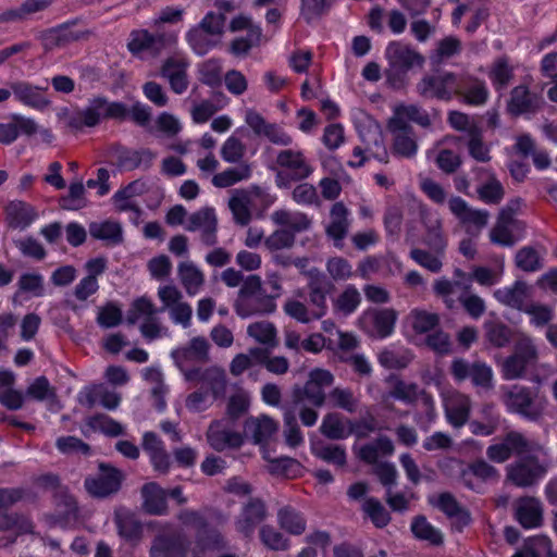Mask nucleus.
I'll return each instance as SVG.
<instances>
[{
  "label": "nucleus",
  "mask_w": 557,
  "mask_h": 557,
  "mask_svg": "<svg viewBox=\"0 0 557 557\" xmlns=\"http://www.w3.org/2000/svg\"><path fill=\"white\" fill-rule=\"evenodd\" d=\"M21 488H0V530H15L17 533L33 532L32 521L23 515L9 513L8 509L22 499Z\"/></svg>",
  "instance_id": "nucleus-12"
},
{
  "label": "nucleus",
  "mask_w": 557,
  "mask_h": 557,
  "mask_svg": "<svg viewBox=\"0 0 557 557\" xmlns=\"http://www.w3.org/2000/svg\"><path fill=\"white\" fill-rule=\"evenodd\" d=\"M187 66L188 62L183 55H174L169 58L162 66V76L169 81L171 88L176 94H182L187 89Z\"/></svg>",
  "instance_id": "nucleus-29"
},
{
  "label": "nucleus",
  "mask_w": 557,
  "mask_h": 557,
  "mask_svg": "<svg viewBox=\"0 0 557 557\" xmlns=\"http://www.w3.org/2000/svg\"><path fill=\"white\" fill-rule=\"evenodd\" d=\"M87 425L94 431H100L108 436H119L124 434L123 425L111 417L98 413L87 419Z\"/></svg>",
  "instance_id": "nucleus-59"
},
{
  "label": "nucleus",
  "mask_w": 557,
  "mask_h": 557,
  "mask_svg": "<svg viewBox=\"0 0 557 557\" xmlns=\"http://www.w3.org/2000/svg\"><path fill=\"white\" fill-rule=\"evenodd\" d=\"M271 220L275 225L281 226L283 230L293 232L294 235L308 230L311 224L306 214L287 209L275 210L271 214Z\"/></svg>",
  "instance_id": "nucleus-38"
},
{
  "label": "nucleus",
  "mask_w": 557,
  "mask_h": 557,
  "mask_svg": "<svg viewBox=\"0 0 557 557\" xmlns=\"http://www.w3.org/2000/svg\"><path fill=\"white\" fill-rule=\"evenodd\" d=\"M263 458L270 462V471L275 474L295 475L300 467L299 462L290 457L272 458L267 449H263Z\"/></svg>",
  "instance_id": "nucleus-63"
},
{
  "label": "nucleus",
  "mask_w": 557,
  "mask_h": 557,
  "mask_svg": "<svg viewBox=\"0 0 557 557\" xmlns=\"http://www.w3.org/2000/svg\"><path fill=\"white\" fill-rule=\"evenodd\" d=\"M349 227L348 209L343 202H336L331 208L330 222L326 225V234L337 248L343 247V240Z\"/></svg>",
  "instance_id": "nucleus-30"
},
{
  "label": "nucleus",
  "mask_w": 557,
  "mask_h": 557,
  "mask_svg": "<svg viewBox=\"0 0 557 557\" xmlns=\"http://www.w3.org/2000/svg\"><path fill=\"white\" fill-rule=\"evenodd\" d=\"M90 235L109 244H117L122 240V227L114 221L94 222L89 225Z\"/></svg>",
  "instance_id": "nucleus-54"
},
{
  "label": "nucleus",
  "mask_w": 557,
  "mask_h": 557,
  "mask_svg": "<svg viewBox=\"0 0 557 557\" xmlns=\"http://www.w3.org/2000/svg\"><path fill=\"white\" fill-rule=\"evenodd\" d=\"M361 302V295L355 285H347L343 292L334 299V312L341 317L352 314Z\"/></svg>",
  "instance_id": "nucleus-44"
},
{
  "label": "nucleus",
  "mask_w": 557,
  "mask_h": 557,
  "mask_svg": "<svg viewBox=\"0 0 557 557\" xmlns=\"http://www.w3.org/2000/svg\"><path fill=\"white\" fill-rule=\"evenodd\" d=\"M322 385H296L293 392V404L300 407V420L304 425L312 426L318 420V412L309 406L321 407L325 400Z\"/></svg>",
  "instance_id": "nucleus-15"
},
{
  "label": "nucleus",
  "mask_w": 557,
  "mask_h": 557,
  "mask_svg": "<svg viewBox=\"0 0 557 557\" xmlns=\"http://www.w3.org/2000/svg\"><path fill=\"white\" fill-rule=\"evenodd\" d=\"M393 453V442L386 436H380L375 441L362 445L358 450L359 459L373 466V473L386 491L396 485L398 472L393 463L379 461V457L391 456Z\"/></svg>",
  "instance_id": "nucleus-2"
},
{
  "label": "nucleus",
  "mask_w": 557,
  "mask_h": 557,
  "mask_svg": "<svg viewBox=\"0 0 557 557\" xmlns=\"http://www.w3.org/2000/svg\"><path fill=\"white\" fill-rule=\"evenodd\" d=\"M321 433L331 440H344L348 437L351 433L356 432L358 435H363V432H360L350 424V429H346L345 423L341 419L338 413H327L322 421L320 426Z\"/></svg>",
  "instance_id": "nucleus-45"
},
{
  "label": "nucleus",
  "mask_w": 557,
  "mask_h": 557,
  "mask_svg": "<svg viewBox=\"0 0 557 557\" xmlns=\"http://www.w3.org/2000/svg\"><path fill=\"white\" fill-rule=\"evenodd\" d=\"M178 277L189 296L197 295L205 282L201 270L190 261L182 262L178 265Z\"/></svg>",
  "instance_id": "nucleus-41"
},
{
  "label": "nucleus",
  "mask_w": 557,
  "mask_h": 557,
  "mask_svg": "<svg viewBox=\"0 0 557 557\" xmlns=\"http://www.w3.org/2000/svg\"><path fill=\"white\" fill-rule=\"evenodd\" d=\"M548 465L536 455L522 456L506 467V480L517 487H531L545 476Z\"/></svg>",
  "instance_id": "nucleus-8"
},
{
  "label": "nucleus",
  "mask_w": 557,
  "mask_h": 557,
  "mask_svg": "<svg viewBox=\"0 0 557 557\" xmlns=\"http://www.w3.org/2000/svg\"><path fill=\"white\" fill-rule=\"evenodd\" d=\"M398 313L392 308L369 309L359 317V327L369 336L383 339L394 332Z\"/></svg>",
  "instance_id": "nucleus-11"
},
{
  "label": "nucleus",
  "mask_w": 557,
  "mask_h": 557,
  "mask_svg": "<svg viewBox=\"0 0 557 557\" xmlns=\"http://www.w3.org/2000/svg\"><path fill=\"white\" fill-rule=\"evenodd\" d=\"M99 472L95 476H87L84 481L86 491L94 497L106 498L116 494L124 479L123 473L104 462L98 466Z\"/></svg>",
  "instance_id": "nucleus-13"
},
{
  "label": "nucleus",
  "mask_w": 557,
  "mask_h": 557,
  "mask_svg": "<svg viewBox=\"0 0 557 557\" xmlns=\"http://www.w3.org/2000/svg\"><path fill=\"white\" fill-rule=\"evenodd\" d=\"M228 208L237 224L247 225L251 220V210L256 209L250 189L234 190L228 200Z\"/></svg>",
  "instance_id": "nucleus-34"
},
{
  "label": "nucleus",
  "mask_w": 557,
  "mask_h": 557,
  "mask_svg": "<svg viewBox=\"0 0 557 557\" xmlns=\"http://www.w3.org/2000/svg\"><path fill=\"white\" fill-rule=\"evenodd\" d=\"M457 77L449 72H437L424 76L417 85V91L424 98L449 100L459 92Z\"/></svg>",
  "instance_id": "nucleus-14"
},
{
  "label": "nucleus",
  "mask_w": 557,
  "mask_h": 557,
  "mask_svg": "<svg viewBox=\"0 0 557 557\" xmlns=\"http://www.w3.org/2000/svg\"><path fill=\"white\" fill-rule=\"evenodd\" d=\"M510 454L518 456L541 454L547 456L548 453L544 446L534 441H529L523 434L518 432H509L505 436Z\"/></svg>",
  "instance_id": "nucleus-42"
},
{
  "label": "nucleus",
  "mask_w": 557,
  "mask_h": 557,
  "mask_svg": "<svg viewBox=\"0 0 557 557\" xmlns=\"http://www.w3.org/2000/svg\"><path fill=\"white\" fill-rule=\"evenodd\" d=\"M209 354V343L205 337H194L185 346L172 350L175 364L184 370L189 363L206 361Z\"/></svg>",
  "instance_id": "nucleus-25"
},
{
  "label": "nucleus",
  "mask_w": 557,
  "mask_h": 557,
  "mask_svg": "<svg viewBox=\"0 0 557 557\" xmlns=\"http://www.w3.org/2000/svg\"><path fill=\"white\" fill-rule=\"evenodd\" d=\"M215 397V391H211L209 385H201L198 391L187 397L186 407L190 411H203L211 406Z\"/></svg>",
  "instance_id": "nucleus-62"
},
{
  "label": "nucleus",
  "mask_w": 557,
  "mask_h": 557,
  "mask_svg": "<svg viewBox=\"0 0 557 557\" xmlns=\"http://www.w3.org/2000/svg\"><path fill=\"white\" fill-rule=\"evenodd\" d=\"M532 287L523 281H516L511 286H505L493 293L494 298L504 306L523 311L525 301L531 297Z\"/></svg>",
  "instance_id": "nucleus-26"
},
{
  "label": "nucleus",
  "mask_w": 557,
  "mask_h": 557,
  "mask_svg": "<svg viewBox=\"0 0 557 557\" xmlns=\"http://www.w3.org/2000/svg\"><path fill=\"white\" fill-rule=\"evenodd\" d=\"M178 32L153 35L146 29L133 30L127 42L128 51L136 58L156 57L165 47L177 42Z\"/></svg>",
  "instance_id": "nucleus-9"
},
{
  "label": "nucleus",
  "mask_w": 557,
  "mask_h": 557,
  "mask_svg": "<svg viewBox=\"0 0 557 557\" xmlns=\"http://www.w3.org/2000/svg\"><path fill=\"white\" fill-rule=\"evenodd\" d=\"M114 523L119 535L125 541L137 542L141 537L143 524L134 512L125 508L116 510Z\"/></svg>",
  "instance_id": "nucleus-35"
},
{
  "label": "nucleus",
  "mask_w": 557,
  "mask_h": 557,
  "mask_svg": "<svg viewBox=\"0 0 557 557\" xmlns=\"http://www.w3.org/2000/svg\"><path fill=\"white\" fill-rule=\"evenodd\" d=\"M362 510L371 522L379 529L386 527L392 519L387 509L374 497H368L364 499Z\"/></svg>",
  "instance_id": "nucleus-57"
},
{
  "label": "nucleus",
  "mask_w": 557,
  "mask_h": 557,
  "mask_svg": "<svg viewBox=\"0 0 557 557\" xmlns=\"http://www.w3.org/2000/svg\"><path fill=\"white\" fill-rule=\"evenodd\" d=\"M321 273L319 271L309 272L310 304L312 306L313 318L321 319L327 311L326 293L321 288L319 280Z\"/></svg>",
  "instance_id": "nucleus-49"
},
{
  "label": "nucleus",
  "mask_w": 557,
  "mask_h": 557,
  "mask_svg": "<svg viewBox=\"0 0 557 557\" xmlns=\"http://www.w3.org/2000/svg\"><path fill=\"white\" fill-rule=\"evenodd\" d=\"M435 506L453 520V528L461 532L471 521L470 512L448 492L438 495Z\"/></svg>",
  "instance_id": "nucleus-28"
},
{
  "label": "nucleus",
  "mask_w": 557,
  "mask_h": 557,
  "mask_svg": "<svg viewBox=\"0 0 557 557\" xmlns=\"http://www.w3.org/2000/svg\"><path fill=\"white\" fill-rule=\"evenodd\" d=\"M158 297L162 302V310H168L171 320L181 324L183 327H188L190 324L193 309L182 300L183 295L173 285H162L158 288Z\"/></svg>",
  "instance_id": "nucleus-16"
},
{
  "label": "nucleus",
  "mask_w": 557,
  "mask_h": 557,
  "mask_svg": "<svg viewBox=\"0 0 557 557\" xmlns=\"http://www.w3.org/2000/svg\"><path fill=\"white\" fill-rule=\"evenodd\" d=\"M449 209L466 226L469 234L478 235L488 222L490 214L486 210L474 209L460 197L449 200Z\"/></svg>",
  "instance_id": "nucleus-19"
},
{
  "label": "nucleus",
  "mask_w": 557,
  "mask_h": 557,
  "mask_svg": "<svg viewBox=\"0 0 557 557\" xmlns=\"http://www.w3.org/2000/svg\"><path fill=\"white\" fill-rule=\"evenodd\" d=\"M267 508L259 498H251L243 507L235 521V528L244 537L250 539L256 528L267 518Z\"/></svg>",
  "instance_id": "nucleus-22"
},
{
  "label": "nucleus",
  "mask_w": 557,
  "mask_h": 557,
  "mask_svg": "<svg viewBox=\"0 0 557 557\" xmlns=\"http://www.w3.org/2000/svg\"><path fill=\"white\" fill-rule=\"evenodd\" d=\"M407 323L417 334H425L435 329L440 323V317L435 312L422 309H413L407 317Z\"/></svg>",
  "instance_id": "nucleus-50"
},
{
  "label": "nucleus",
  "mask_w": 557,
  "mask_h": 557,
  "mask_svg": "<svg viewBox=\"0 0 557 557\" xmlns=\"http://www.w3.org/2000/svg\"><path fill=\"white\" fill-rule=\"evenodd\" d=\"M521 206L520 199H513L499 211L496 224L490 232L493 244L510 247L523 237L525 225L515 218Z\"/></svg>",
  "instance_id": "nucleus-6"
},
{
  "label": "nucleus",
  "mask_w": 557,
  "mask_h": 557,
  "mask_svg": "<svg viewBox=\"0 0 557 557\" xmlns=\"http://www.w3.org/2000/svg\"><path fill=\"white\" fill-rule=\"evenodd\" d=\"M540 104L541 97L530 92L525 86L521 85L512 89L507 109L512 115L532 114Z\"/></svg>",
  "instance_id": "nucleus-32"
},
{
  "label": "nucleus",
  "mask_w": 557,
  "mask_h": 557,
  "mask_svg": "<svg viewBox=\"0 0 557 557\" xmlns=\"http://www.w3.org/2000/svg\"><path fill=\"white\" fill-rule=\"evenodd\" d=\"M536 359V348L532 339L522 334L521 341L517 346L516 355L507 358L503 363V371L506 380L520 377L528 366Z\"/></svg>",
  "instance_id": "nucleus-17"
},
{
  "label": "nucleus",
  "mask_w": 557,
  "mask_h": 557,
  "mask_svg": "<svg viewBox=\"0 0 557 557\" xmlns=\"http://www.w3.org/2000/svg\"><path fill=\"white\" fill-rule=\"evenodd\" d=\"M399 126V128L394 127L391 125V121L388 122V129L394 136V151L403 157H412L416 154L418 147L412 137L411 128Z\"/></svg>",
  "instance_id": "nucleus-46"
},
{
  "label": "nucleus",
  "mask_w": 557,
  "mask_h": 557,
  "mask_svg": "<svg viewBox=\"0 0 557 557\" xmlns=\"http://www.w3.org/2000/svg\"><path fill=\"white\" fill-rule=\"evenodd\" d=\"M470 411V400L465 395H458L446 403V416L454 426L466 423Z\"/></svg>",
  "instance_id": "nucleus-53"
},
{
  "label": "nucleus",
  "mask_w": 557,
  "mask_h": 557,
  "mask_svg": "<svg viewBox=\"0 0 557 557\" xmlns=\"http://www.w3.org/2000/svg\"><path fill=\"white\" fill-rule=\"evenodd\" d=\"M141 496L144 498V508L148 513L154 516L168 513V491L162 488L158 483H146L141 487Z\"/></svg>",
  "instance_id": "nucleus-33"
},
{
  "label": "nucleus",
  "mask_w": 557,
  "mask_h": 557,
  "mask_svg": "<svg viewBox=\"0 0 557 557\" xmlns=\"http://www.w3.org/2000/svg\"><path fill=\"white\" fill-rule=\"evenodd\" d=\"M277 164L285 169L293 180H302L312 173V168L298 151L284 150L280 152Z\"/></svg>",
  "instance_id": "nucleus-36"
},
{
  "label": "nucleus",
  "mask_w": 557,
  "mask_h": 557,
  "mask_svg": "<svg viewBox=\"0 0 557 557\" xmlns=\"http://www.w3.org/2000/svg\"><path fill=\"white\" fill-rule=\"evenodd\" d=\"M512 557H557V553L553 552L549 537L537 535L530 537Z\"/></svg>",
  "instance_id": "nucleus-48"
},
{
  "label": "nucleus",
  "mask_w": 557,
  "mask_h": 557,
  "mask_svg": "<svg viewBox=\"0 0 557 557\" xmlns=\"http://www.w3.org/2000/svg\"><path fill=\"white\" fill-rule=\"evenodd\" d=\"M218 218L215 210L211 207H205L197 212L188 215L185 230L189 232H199L201 239L207 245H213L216 242Z\"/></svg>",
  "instance_id": "nucleus-20"
},
{
  "label": "nucleus",
  "mask_w": 557,
  "mask_h": 557,
  "mask_svg": "<svg viewBox=\"0 0 557 557\" xmlns=\"http://www.w3.org/2000/svg\"><path fill=\"white\" fill-rule=\"evenodd\" d=\"M313 454L321 460L337 466L344 467L346 465V450L345 447L338 444H319L313 447Z\"/></svg>",
  "instance_id": "nucleus-58"
},
{
  "label": "nucleus",
  "mask_w": 557,
  "mask_h": 557,
  "mask_svg": "<svg viewBox=\"0 0 557 557\" xmlns=\"http://www.w3.org/2000/svg\"><path fill=\"white\" fill-rule=\"evenodd\" d=\"M512 71L505 58L495 61L488 72V77L496 90L504 89L507 86L512 77Z\"/></svg>",
  "instance_id": "nucleus-64"
},
{
  "label": "nucleus",
  "mask_w": 557,
  "mask_h": 557,
  "mask_svg": "<svg viewBox=\"0 0 557 557\" xmlns=\"http://www.w3.org/2000/svg\"><path fill=\"white\" fill-rule=\"evenodd\" d=\"M276 308L273 297L262 290L261 278L257 275L248 276L239 292L235 302V311L242 318L255 314L272 313Z\"/></svg>",
  "instance_id": "nucleus-4"
},
{
  "label": "nucleus",
  "mask_w": 557,
  "mask_h": 557,
  "mask_svg": "<svg viewBox=\"0 0 557 557\" xmlns=\"http://www.w3.org/2000/svg\"><path fill=\"white\" fill-rule=\"evenodd\" d=\"M504 401L510 411L520 413L532 421L541 417L546 404L544 397L534 386L524 385H512L505 393Z\"/></svg>",
  "instance_id": "nucleus-7"
},
{
  "label": "nucleus",
  "mask_w": 557,
  "mask_h": 557,
  "mask_svg": "<svg viewBox=\"0 0 557 557\" xmlns=\"http://www.w3.org/2000/svg\"><path fill=\"white\" fill-rule=\"evenodd\" d=\"M38 219L36 209L24 201L13 200L5 207V220L10 227L24 230Z\"/></svg>",
  "instance_id": "nucleus-31"
},
{
  "label": "nucleus",
  "mask_w": 557,
  "mask_h": 557,
  "mask_svg": "<svg viewBox=\"0 0 557 557\" xmlns=\"http://www.w3.org/2000/svg\"><path fill=\"white\" fill-rule=\"evenodd\" d=\"M391 125L399 128V125L409 127L408 121L414 122L423 127L430 124L429 114L416 104H399L395 107L394 114L391 117Z\"/></svg>",
  "instance_id": "nucleus-40"
},
{
  "label": "nucleus",
  "mask_w": 557,
  "mask_h": 557,
  "mask_svg": "<svg viewBox=\"0 0 557 557\" xmlns=\"http://www.w3.org/2000/svg\"><path fill=\"white\" fill-rule=\"evenodd\" d=\"M377 359L380 364L386 369H401L412 360V354L403 346L391 345L379 354Z\"/></svg>",
  "instance_id": "nucleus-43"
},
{
  "label": "nucleus",
  "mask_w": 557,
  "mask_h": 557,
  "mask_svg": "<svg viewBox=\"0 0 557 557\" xmlns=\"http://www.w3.org/2000/svg\"><path fill=\"white\" fill-rule=\"evenodd\" d=\"M126 115L127 107L124 103L111 102L103 97H96L84 109L69 114L66 123L71 128L81 131L84 127H94L102 120H124Z\"/></svg>",
  "instance_id": "nucleus-1"
},
{
  "label": "nucleus",
  "mask_w": 557,
  "mask_h": 557,
  "mask_svg": "<svg viewBox=\"0 0 557 557\" xmlns=\"http://www.w3.org/2000/svg\"><path fill=\"white\" fill-rule=\"evenodd\" d=\"M251 169L249 165L244 164L237 168L227 169L219 174L213 175L212 184L219 188L230 187L240 181L249 178Z\"/></svg>",
  "instance_id": "nucleus-56"
},
{
  "label": "nucleus",
  "mask_w": 557,
  "mask_h": 557,
  "mask_svg": "<svg viewBox=\"0 0 557 557\" xmlns=\"http://www.w3.org/2000/svg\"><path fill=\"white\" fill-rule=\"evenodd\" d=\"M278 430V423L269 416L249 417L244 424L245 436L253 444L264 445L275 436Z\"/></svg>",
  "instance_id": "nucleus-23"
},
{
  "label": "nucleus",
  "mask_w": 557,
  "mask_h": 557,
  "mask_svg": "<svg viewBox=\"0 0 557 557\" xmlns=\"http://www.w3.org/2000/svg\"><path fill=\"white\" fill-rule=\"evenodd\" d=\"M476 191L480 200L487 205L499 203L504 198V187L495 176H490Z\"/></svg>",
  "instance_id": "nucleus-61"
},
{
  "label": "nucleus",
  "mask_w": 557,
  "mask_h": 557,
  "mask_svg": "<svg viewBox=\"0 0 557 557\" xmlns=\"http://www.w3.org/2000/svg\"><path fill=\"white\" fill-rule=\"evenodd\" d=\"M280 527L293 535H300L306 530V519L292 506H284L277 511Z\"/></svg>",
  "instance_id": "nucleus-47"
},
{
  "label": "nucleus",
  "mask_w": 557,
  "mask_h": 557,
  "mask_svg": "<svg viewBox=\"0 0 557 557\" xmlns=\"http://www.w3.org/2000/svg\"><path fill=\"white\" fill-rule=\"evenodd\" d=\"M152 301L147 297L136 299L127 312L126 321L131 324L141 323L156 314Z\"/></svg>",
  "instance_id": "nucleus-60"
},
{
  "label": "nucleus",
  "mask_w": 557,
  "mask_h": 557,
  "mask_svg": "<svg viewBox=\"0 0 557 557\" xmlns=\"http://www.w3.org/2000/svg\"><path fill=\"white\" fill-rule=\"evenodd\" d=\"M189 541L171 524H164L153 536L149 557H187Z\"/></svg>",
  "instance_id": "nucleus-10"
},
{
  "label": "nucleus",
  "mask_w": 557,
  "mask_h": 557,
  "mask_svg": "<svg viewBox=\"0 0 557 557\" xmlns=\"http://www.w3.org/2000/svg\"><path fill=\"white\" fill-rule=\"evenodd\" d=\"M46 88L47 86L40 88L26 82H16L11 85L15 99L36 110H42L49 104V101L41 92Z\"/></svg>",
  "instance_id": "nucleus-37"
},
{
  "label": "nucleus",
  "mask_w": 557,
  "mask_h": 557,
  "mask_svg": "<svg viewBox=\"0 0 557 557\" xmlns=\"http://www.w3.org/2000/svg\"><path fill=\"white\" fill-rule=\"evenodd\" d=\"M515 518L524 529L539 528L543 523L541 502L531 496H523L513 503Z\"/></svg>",
  "instance_id": "nucleus-24"
},
{
  "label": "nucleus",
  "mask_w": 557,
  "mask_h": 557,
  "mask_svg": "<svg viewBox=\"0 0 557 557\" xmlns=\"http://www.w3.org/2000/svg\"><path fill=\"white\" fill-rule=\"evenodd\" d=\"M147 189L146 183L143 181H134L123 189L115 193L113 200L114 206L120 211L132 210L136 215L139 214L137 197L143 195Z\"/></svg>",
  "instance_id": "nucleus-39"
},
{
  "label": "nucleus",
  "mask_w": 557,
  "mask_h": 557,
  "mask_svg": "<svg viewBox=\"0 0 557 557\" xmlns=\"http://www.w3.org/2000/svg\"><path fill=\"white\" fill-rule=\"evenodd\" d=\"M411 531L413 535L422 541H428L430 544L438 546L443 544L442 532L434 528L424 516H417L411 522Z\"/></svg>",
  "instance_id": "nucleus-55"
},
{
  "label": "nucleus",
  "mask_w": 557,
  "mask_h": 557,
  "mask_svg": "<svg viewBox=\"0 0 557 557\" xmlns=\"http://www.w3.org/2000/svg\"><path fill=\"white\" fill-rule=\"evenodd\" d=\"M352 121L367 149H370L371 146L377 148L383 146L381 127L372 116L362 110H356L352 113Z\"/></svg>",
  "instance_id": "nucleus-27"
},
{
  "label": "nucleus",
  "mask_w": 557,
  "mask_h": 557,
  "mask_svg": "<svg viewBox=\"0 0 557 557\" xmlns=\"http://www.w3.org/2000/svg\"><path fill=\"white\" fill-rule=\"evenodd\" d=\"M388 61L387 79L394 88H400L407 84V73L413 67H421L424 58L410 46L403 42H392L385 51Z\"/></svg>",
  "instance_id": "nucleus-5"
},
{
  "label": "nucleus",
  "mask_w": 557,
  "mask_h": 557,
  "mask_svg": "<svg viewBox=\"0 0 557 557\" xmlns=\"http://www.w3.org/2000/svg\"><path fill=\"white\" fill-rule=\"evenodd\" d=\"M423 220L426 226L425 244L434 250V253L422 249H412L410 256L418 264L436 273L442 269V257L447 243L442 233L441 220L436 213L425 212Z\"/></svg>",
  "instance_id": "nucleus-3"
},
{
  "label": "nucleus",
  "mask_w": 557,
  "mask_h": 557,
  "mask_svg": "<svg viewBox=\"0 0 557 557\" xmlns=\"http://www.w3.org/2000/svg\"><path fill=\"white\" fill-rule=\"evenodd\" d=\"M186 40L191 50L198 55L208 53L220 41L202 28H197L195 26L187 32Z\"/></svg>",
  "instance_id": "nucleus-51"
},
{
  "label": "nucleus",
  "mask_w": 557,
  "mask_h": 557,
  "mask_svg": "<svg viewBox=\"0 0 557 557\" xmlns=\"http://www.w3.org/2000/svg\"><path fill=\"white\" fill-rule=\"evenodd\" d=\"M453 376L457 381H471V383H491L493 371L483 361L470 362L463 358H456L450 367Z\"/></svg>",
  "instance_id": "nucleus-21"
},
{
  "label": "nucleus",
  "mask_w": 557,
  "mask_h": 557,
  "mask_svg": "<svg viewBox=\"0 0 557 557\" xmlns=\"http://www.w3.org/2000/svg\"><path fill=\"white\" fill-rule=\"evenodd\" d=\"M231 424L233 423L224 419L210 423L207 441L214 450L239 448L244 444V436L239 432L233 431Z\"/></svg>",
  "instance_id": "nucleus-18"
},
{
  "label": "nucleus",
  "mask_w": 557,
  "mask_h": 557,
  "mask_svg": "<svg viewBox=\"0 0 557 557\" xmlns=\"http://www.w3.org/2000/svg\"><path fill=\"white\" fill-rule=\"evenodd\" d=\"M250 407V395L238 389L230 396L226 405L225 419L228 422L235 423L238 419L248 413Z\"/></svg>",
  "instance_id": "nucleus-52"
}]
</instances>
